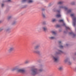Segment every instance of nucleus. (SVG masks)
<instances>
[{"mask_svg": "<svg viewBox=\"0 0 76 76\" xmlns=\"http://www.w3.org/2000/svg\"><path fill=\"white\" fill-rule=\"evenodd\" d=\"M56 27H60V25H56Z\"/></svg>", "mask_w": 76, "mask_h": 76, "instance_id": "nucleus-29", "label": "nucleus"}, {"mask_svg": "<svg viewBox=\"0 0 76 76\" xmlns=\"http://www.w3.org/2000/svg\"><path fill=\"white\" fill-rule=\"evenodd\" d=\"M63 4V2L62 1H59L58 2V4Z\"/></svg>", "mask_w": 76, "mask_h": 76, "instance_id": "nucleus-13", "label": "nucleus"}, {"mask_svg": "<svg viewBox=\"0 0 76 76\" xmlns=\"http://www.w3.org/2000/svg\"><path fill=\"white\" fill-rule=\"evenodd\" d=\"M59 22H63V23H64V21L63 20H60L59 21Z\"/></svg>", "mask_w": 76, "mask_h": 76, "instance_id": "nucleus-17", "label": "nucleus"}, {"mask_svg": "<svg viewBox=\"0 0 76 76\" xmlns=\"http://www.w3.org/2000/svg\"><path fill=\"white\" fill-rule=\"evenodd\" d=\"M3 6H4V5L3 4H1L2 7H3Z\"/></svg>", "mask_w": 76, "mask_h": 76, "instance_id": "nucleus-31", "label": "nucleus"}, {"mask_svg": "<svg viewBox=\"0 0 76 76\" xmlns=\"http://www.w3.org/2000/svg\"><path fill=\"white\" fill-rule=\"evenodd\" d=\"M14 47H11L8 50V51L9 53H11V52H12V51H13L14 50Z\"/></svg>", "mask_w": 76, "mask_h": 76, "instance_id": "nucleus-5", "label": "nucleus"}, {"mask_svg": "<svg viewBox=\"0 0 76 76\" xmlns=\"http://www.w3.org/2000/svg\"><path fill=\"white\" fill-rule=\"evenodd\" d=\"M58 69L59 70H60L61 71L63 69V66H60L59 67Z\"/></svg>", "mask_w": 76, "mask_h": 76, "instance_id": "nucleus-11", "label": "nucleus"}, {"mask_svg": "<svg viewBox=\"0 0 76 76\" xmlns=\"http://www.w3.org/2000/svg\"><path fill=\"white\" fill-rule=\"evenodd\" d=\"M71 4H72V5H74V4H75V2H72L71 3Z\"/></svg>", "mask_w": 76, "mask_h": 76, "instance_id": "nucleus-22", "label": "nucleus"}, {"mask_svg": "<svg viewBox=\"0 0 76 76\" xmlns=\"http://www.w3.org/2000/svg\"><path fill=\"white\" fill-rule=\"evenodd\" d=\"M55 38L54 37H49V39H54Z\"/></svg>", "mask_w": 76, "mask_h": 76, "instance_id": "nucleus-16", "label": "nucleus"}, {"mask_svg": "<svg viewBox=\"0 0 76 76\" xmlns=\"http://www.w3.org/2000/svg\"><path fill=\"white\" fill-rule=\"evenodd\" d=\"M17 72H20L21 73H25V70L24 69H19L17 71Z\"/></svg>", "mask_w": 76, "mask_h": 76, "instance_id": "nucleus-6", "label": "nucleus"}, {"mask_svg": "<svg viewBox=\"0 0 76 76\" xmlns=\"http://www.w3.org/2000/svg\"><path fill=\"white\" fill-rule=\"evenodd\" d=\"M39 69H40L39 70H38L36 68L33 69L32 70V75H36V74H38V73L41 72L43 71L42 66L40 65L39 66Z\"/></svg>", "mask_w": 76, "mask_h": 76, "instance_id": "nucleus-1", "label": "nucleus"}, {"mask_svg": "<svg viewBox=\"0 0 76 76\" xmlns=\"http://www.w3.org/2000/svg\"><path fill=\"white\" fill-rule=\"evenodd\" d=\"M42 16H43V17H44V18H45V15L43 14H42Z\"/></svg>", "mask_w": 76, "mask_h": 76, "instance_id": "nucleus-30", "label": "nucleus"}, {"mask_svg": "<svg viewBox=\"0 0 76 76\" xmlns=\"http://www.w3.org/2000/svg\"><path fill=\"white\" fill-rule=\"evenodd\" d=\"M59 53L56 52L54 54V56H53V55L51 56V58H52L54 62H58V61L59 58L58 56H57V54L60 53H63V52L61 50H59Z\"/></svg>", "mask_w": 76, "mask_h": 76, "instance_id": "nucleus-2", "label": "nucleus"}, {"mask_svg": "<svg viewBox=\"0 0 76 76\" xmlns=\"http://www.w3.org/2000/svg\"><path fill=\"white\" fill-rule=\"evenodd\" d=\"M16 21H14L12 23V24L15 25V24H16Z\"/></svg>", "mask_w": 76, "mask_h": 76, "instance_id": "nucleus-24", "label": "nucleus"}, {"mask_svg": "<svg viewBox=\"0 0 76 76\" xmlns=\"http://www.w3.org/2000/svg\"><path fill=\"white\" fill-rule=\"evenodd\" d=\"M58 9L59 10H60V9H65V10H67V12L68 13H70L72 12V10H68L67 8L64 7L63 5H61L59 7H58Z\"/></svg>", "mask_w": 76, "mask_h": 76, "instance_id": "nucleus-4", "label": "nucleus"}, {"mask_svg": "<svg viewBox=\"0 0 76 76\" xmlns=\"http://www.w3.org/2000/svg\"><path fill=\"white\" fill-rule=\"evenodd\" d=\"M68 61V59H66L64 60V61L66 63L67 62V61Z\"/></svg>", "mask_w": 76, "mask_h": 76, "instance_id": "nucleus-25", "label": "nucleus"}, {"mask_svg": "<svg viewBox=\"0 0 76 76\" xmlns=\"http://www.w3.org/2000/svg\"><path fill=\"white\" fill-rule=\"evenodd\" d=\"M75 55H76V54H75Z\"/></svg>", "mask_w": 76, "mask_h": 76, "instance_id": "nucleus-37", "label": "nucleus"}, {"mask_svg": "<svg viewBox=\"0 0 76 76\" xmlns=\"http://www.w3.org/2000/svg\"><path fill=\"white\" fill-rule=\"evenodd\" d=\"M69 34L70 35H72L73 37H75V34H74V33L72 32H71L69 33Z\"/></svg>", "mask_w": 76, "mask_h": 76, "instance_id": "nucleus-10", "label": "nucleus"}, {"mask_svg": "<svg viewBox=\"0 0 76 76\" xmlns=\"http://www.w3.org/2000/svg\"><path fill=\"white\" fill-rule=\"evenodd\" d=\"M28 0H22V3H25V2H26V1H27Z\"/></svg>", "mask_w": 76, "mask_h": 76, "instance_id": "nucleus-14", "label": "nucleus"}, {"mask_svg": "<svg viewBox=\"0 0 76 76\" xmlns=\"http://www.w3.org/2000/svg\"><path fill=\"white\" fill-rule=\"evenodd\" d=\"M11 18V16L9 17H8L7 19L8 20H9V19H10Z\"/></svg>", "mask_w": 76, "mask_h": 76, "instance_id": "nucleus-23", "label": "nucleus"}, {"mask_svg": "<svg viewBox=\"0 0 76 76\" xmlns=\"http://www.w3.org/2000/svg\"><path fill=\"white\" fill-rule=\"evenodd\" d=\"M52 33L53 34H56V32L55 31H52Z\"/></svg>", "mask_w": 76, "mask_h": 76, "instance_id": "nucleus-26", "label": "nucleus"}, {"mask_svg": "<svg viewBox=\"0 0 76 76\" xmlns=\"http://www.w3.org/2000/svg\"><path fill=\"white\" fill-rule=\"evenodd\" d=\"M66 28L67 29H70V28H69L68 27H66Z\"/></svg>", "mask_w": 76, "mask_h": 76, "instance_id": "nucleus-28", "label": "nucleus"}, {"mask_svg": "<svg viewBox=\"0 0 76 76\" xmlns=\"http://www.w3.org/2000/svg\"><path fill=\"white\" fill-rule=\"evenodd\" d=\"M60 48H63V46H62L61 45H60L59 46Z\"/></svg>", "mask_w": 76, "mask_h": 76, "instance_id": "nucleus-27", "label": "nucleus"}, {"mask_svg": "<svg viewBox=\"0 0 76 76\" xmlns=\"http://www.w3.org/2000/svg\"><path fill=\"white\" fill-rule=\"evenodd\" d=\"M7 1V2H10V3L12 2V0H8Z\"/></svg>", "mask_w": 76, "mask_h": 76, "instance_id": "nucleus-20", "label": "nucleus"}, {"mask_svg": "<svg viewBox=\"0 0 76 76\" xmlns=\"http://www.w3.org/2000/svg\"><path fill=\"white\" fill-rule=\"evenodd\" d=\"M58 14L56 16L57 18H60L61 17V15H60V11H57Z\"/></svg>", "mask_w": 76, "mask_h": 76, "instance_id": "nucleus-7", "label": "nucleus"}, {"mask_svg": "<svg viewBox=\"0 0 76 76\" xmlns=\"http://www.w3.org/2000/svg\"><path fill=\"white\" fill-rule=\"evenodd\" d=\"M15 70H16V68H13L12 69H11V71L12 72H14V71H15Z\"/></svg>", "mask_w": 76, "mask_h": 76, "instance_id": "nucleus-19", "label": "nucleus"}, {"mask_svg": "<svg viewBox=\"0 0 76 76\" xmlns=\"http://www.w3.org/2000/svg\"><path fill=\"white\" fill-rule=\"evenodd\" d=\"M59 44H61V41H60L59 42Z\"/></svg>", "mask_w": 76, "mask_h": 76, "instance_id": "nucleus-33", "label": "nucleus"}, {"mask_svg": "<svg viewBox=\"0 0 76 76\" xmlns=\"http://www.w3.org/2000/svg\"><path fill=\"white\" fill-rule=\"evenodd\" d=\"M42 29L44 31H47V27L46 26H44L42 27Z\"/></svg>", "mask_w": 76, "mask_h": 76, "instance_id": "nucleus-8", "label": "nucleus"}, {"mask_svg": "<svg viewBox=\"0 0 76 76\" xmlns=\"http://www.w3.org/2000/svg\"><path fill=\"white\" fill-rule=\"evenodd\" d=\"M39 48V46H36L34 47V50H35L37 49H38Z\"/></svg>", "mask_w": 76, "mask_h": 76, "instance_id": "nucleus-12", "label": "nucleus"}, {"mask_svg": "<svg viewBox=\"0 0 76 76\" xmlns=\"http://www.w3.org/2000/svg\"><path fill=\"white\" fill-rule=\"evenodd\" d=\"M69 64H70V62H69Z\"/></svg>", "mask_w": 76, "mask_h": 76, "instance_id": "nucleus-35", "label": "nucleus"}, {"mask_svg": "<svg viewBox=\"0 0 76 76\" xmlns=\"http://www.w3.org/2000/svg\"><path fill=\"white\" fill-rule=\"evenodd\" d=\"M29 62V61L27 60L25 61V63H26V64L27 63H28Z\"/></svg>", "mask_w": 76, "mask_h": 76, "instance_id": "nucleus-21", "label": "nucleus"}, {"mask_svg": "<svg viewBox=\"0 0 76 76\" xmlns=\"http://www.w3.org/2000/svg\"><path fill=\"white\" fill-rule=\"evenodd\" d=\"M63 25V26H65V23H64Z\"/></svg>", "mask_w": 76, "mask_h": 76, "instance_id": "nucleus-34", "label": "nucleus"}, {"mask_svg": "<svg viewBox=\"0 0 76 76\" xmlns=\"http://www.w3.org/2000/svg\"><path fill=\"white\" fill-rule=\"evenodd\" d=\"M67 45L66 44V45Z\"/></svg>", "mask_w": 76, "mask_h": 76, "instance_id": "nucleus-36", "label": "nucleus"}, {"mask_svg": "<svg viewBox=\"0 0 76 76\" xmlns=\"http://www.w3.org/2000/svg\"><path fill=\"white\" fill-rule=\"evenodd\" d=\"M33 53H36L37 54H39L40 53V52L38 51L34 50Z\"/></svg>", "mask_w": 76, "mask_h": 76, "instance_id": "nucleus-9", "label": "nucleus"}, {"mask_svg": "<svg viewBox=\"0 0 76 76\" xmlns=\"http://www.w3.org/2000/svg\"><path fill=\"white\" fill-rule=\"evenodd\" d=\"M42 29V28H41L40 27V28H39V29H40V30H41Z\"/></svg>", "mask_w": 76, "mask_h": 76, "instance_id": "nucleus-32", "label": "nucleus"}, {"mask_svg": "<svg viewBox=\"0 0 76 76\" xmlns=\"http://www.w3.org/2000/svg\"><path fill=\"white\" fill-rule=\"evenodd\" d=\"M52 22H56V20L55 19H53L52 20Z\"/></svg>", "mask_w": 76, "mask_h": 76, "instance_id": "nucleus-18", "label": "nucleus"}, {"mask_svg": "<svg viewBox=\"0 0 76 76\" xmlns=\"http://www.w3.org/2000/svg\"><path fill=\"white\" fill-rule=\"evenodd\" d=\"M33 2V1L32 0H29L28 1V3H32Z\"/></svg>", "mask_w": 76, "mask_h": 76, "instance_id": "nucleus-15", "label": "nucleus"}, {"mask_svg": "<svg viewBox=\"0 0 76 76\" xmlns=\"http://www.w3.org/2000/svg\"><path fill=\"white\" fill-rule=\"evenodd\" d=\"M70 16L72 17L73 20V25L74 26H75L76 25V17L75 16V14H71Z\"/></svg>", "mask_w": 76, "mask_h": 76, "instance_id": "nucleus-3", "label": "nucleus"}]
</instances>
